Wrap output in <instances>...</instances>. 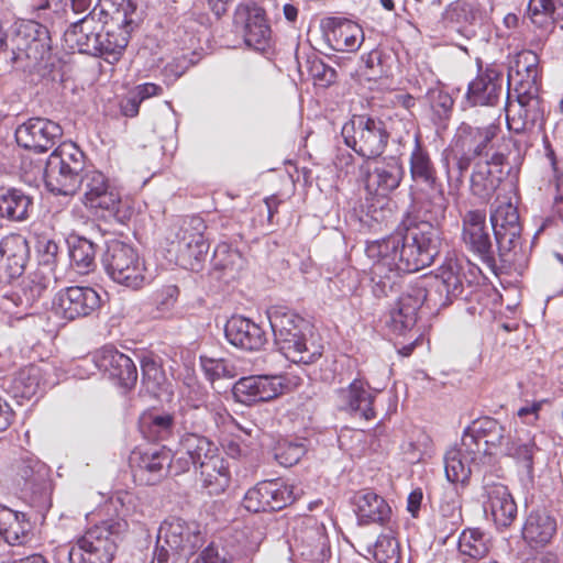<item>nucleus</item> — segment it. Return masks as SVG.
<instances>
[{
  "label": "nucleus",
  "instance_id": "f257e3e1",
  "mask_svg": "<svg viewBox=\"0 0 563 563\" xmlns=\"http://www.w3.org/2000/svg\"><path fill=\"white\" fill-rule=\"evenodd\" d=\"M410 206L404 228L390 235L368 242L366 255L371 267L375 297H386L399 285L402 273H415L430 266L440 253L442 221L449 201L438 169L418 135L409 156Z\"/></svg>",
  "mask_w": 563,
  "mask_h": 563
},
{
  "label": "nucleus",
  "instance_id": "f03ea898",
  "mask_svg": "<svg viewBox=\"0 0 563 563\" xmlns=\"http://www.w3.org/2000/svg\"><path fill=\"white\" fill-rule=\"evenodd\" d=\"M472 286L464 261L446 256L433 277L417 278L407 286L390 311L388 327L402 334L416 325L423 303L429 308L448 307L455 299L466 298V290Z\"/></svg>",
  "mask_w": 563,
  "mask_h": 563
},
{
  "label": "nucleus",
  "instance_id": "7ed1b4c3",
  "mask_svg": "<svg viewBox=\"0 0 563 563\" xmlns=\"http://www.w3.org/2000/svg\"><path fill=\"white\" fill-rule=\"evenodd\" d=\"M499 126L488 124L474 126L462 122L446 148L445 174L450 192L459 191L464 183V176L472 164L485 159L496 152L494 141Z\"/></svg>",
  "mask_w": 563,
  "mask_h": 563
},
{
  "label": "nucleus",
  "instance_id": "20e7f679",
  "mask_svg": "<svg viewBox=\"0 0 563 563\" xmlns=\"http://www.w3.org/2000/svg\"><path fill=\"white\" fill-rule=\"evenodd\" d=\"M267 314L275 345L287 360L309 365L322 356L323 346L307 320L286 307H273Z\"/></svg>",
  "mask_w": 563,
  "mask_h": 563
},
{
  "label": "nucleus",
  "instance_id": "39448f33",
  "mask_svg": "<svg viewBox=\"0 0 563 563\" xmlns=\"http://www.w3.org/2000/svg\"><path fill=\"white\" fill-rule=\"evenodd\" d=\"M128 528L126 520L121 517L109 518L90 527L70 545L69 563H112L118 543Z\"/></svg>",
  "mask_w": 563,
  "mask_h": 563
},
{
  "label": "nucleus",
  "instance_id": "423d86ee",
  "mask_svg": "<svg viewBox=\"0 0 563 563\" xmlns=\"http://www.w3.org/2000/svg\"><path fill=\"white\" fill-rule=\"evenodd\" d=\"M203 541L199 523L169 517L159 526L151 563H186L202 547Z\"/></svg>",
  "mask_w": 563,
  "mask_h": 563
},
{
  "label": "nucleus",
  "instance_id": "0eeeda50",
  "mask_svg": "<svg viewBox=\"0 0 563 563\" xmlns=\"http://www.w3.org/2000/svg\"><path fill=\"white\" fill-rule=\"evenodd\" d=\"M84 153L74 143H63L48 156L44 181L55 194L69 196L77 192L84 178Z\"/></svg>",
  "mask_w": 563,
  "mask_h": 563
},
{
  "label": "nucleus",
  "instance_id": "6e6552de",
  "mask_svg": "<svg viewBox=\"0 0 563 563\" xmlns=\"http://www.w3.org/2000/svg\"><path fill=\"white\" fill-rule=\"evenodd\" d=\"M497 255L504 266H520L526 260L522 246V227L517 208L501 201L490 211Z\"/></svg>",
  "mask_w": 563,
  "mask_h": 563
},
{
  "label": "nucleus",
  "instance_id": "1a4fd4ad",
  "mask_svg": "<svg viewBox=\"0 0 563 563\" xmlns=\"http://www.w3.org/2000/svg\"><path fill=\"white\" fill-rule=\"evenodd\" d=\"M101 263L107 275L126 288L137 290L147 283L145 263L130 243L117 239L107 241Z\"/></svg>",
  "mask_w": 563,
  "mask_h": 563
},
{
  "label": "nucleus",
  "instance_id": "9d476101",
  "mask_svg": "<svg viewBox=\"0 0 563 563\" xmlns=\"http://www.w3.org/2000/svg\"><path fill=\"white\" fill-rule=\"evenodd\" d=\"M540 90L515 89L516 102H507V128L516 134H526L527 146L532 145V136H538L545 125V103L539 96Z\"/></svg>",
  "mask_w": 563,
  "mask_h": 563
},
{
  "label": "nucleus",
  "instance_id": "9b49d317",
  "mask_svg": "<svg viewBox=\"0 0 563 563\" xmlns=\"http://www.w3.org/2000/svg\"><path fill=\"white\" fill-rule=\"evenodd\" d=\"M51 37L46 26L35 21H24L16 30V49L12 62L16 69L37 74L43 69L45 59L51 56Z\"/></svg>",
  "mask_w": 563,
  "mask_h": 563
},
{
  "label": "nucleus",
  "instance_id": "f8f14e48",
  "mask_svg": "<svg viewBox=\"0 0 563 563\" xmlns=\"http://www.w3.org/2000/svg\"><path fill=\"white\" fill-rule=\"evenodd\" d=\"M345 144L367 161L379 157L385 151L389 132L384 121L367 115H354L342 128Z\"/></svg>",
  "mask_w": 563,
  "mask_h": 563
},
{
  "label": "nucleus",
  "instance_id": "ddd939ff",
  "mask_svg": "<svg viewBox=\"0 0 563 563\" xmlns=\"http://www.w3.org/2000/svg\"><path fill=\"white\" fill-rule=\"evenodd\" d=\"M84 192L82 203L98 217L113 218L123 223L128 218L122 211L121 195L115 186L99 170H86L80 188Z\"/></svg>",
  "mask_w": 563,
  "mask_h": 563
},
{
  "label": "nucleus",
  "instance_id": "4468645a",
  "mask_svg": "<svg viewBox=\"0 0 563 563\" xmlns=\"http://www.w3.org/2000/svg\"><path fill=\"white\" fill-rule=\"evenodd\" d=\"M107 0L97 3L81 19L71 23L64 32V46L69 51L92 55L97 53L99 32L108 26Z\"/></svg>",
  "mask_w": 563,
  "mask_h": 563
},
{
  "label": "nucleus",
  "instance_id": "2eb2a0df",
  "mask_svg": "<svg viewBox=\"0 0 563 563\" xmlns=\"http://www.w3.org/2000/svg\"><path fill=\"white\" fill-rule=\"evenodd\" d=\"M292 547L306 561L323 563L331 556L325 526L312 516H303L292 527Z\"/></svg>",
  "mask_w": 563,
  "mask_h": 563
},
{
  "label": "nucleus",
  "instance_id": "dca6fc26",
  "mask_svg": "<svg viewBox=\"0 0 563 563\" xmlns=\"http://www.w3.org/2000/svg\"><path fill=\"white\" fill-rule=\"evenodd\" d=\"M296 497L294 486L280 478L258 482L243 498V506L250 512L278 511L291 505Z\"/></svg>",
  "mask_w": 563,
  "mask_h": 563
},
{
  "label": "nucleus",
  "instance_id": "f3484780",
  "mask_svg": "<svg viewBox=\"0 0 563 563\" xmlns=\"http://www.w3.org/2000/svg\"><path fill=\"white\" fill-rule=\"evenodd\" d=\"M477 75L468 82L464 103L468 107H494L503 93L504 67L496 63L484 67L477 62Z\"/></svg>",
  "mask_w": 563,
  "mask_h": 563
},
{
  "label": "nucleus",
  "instance_id": "a211bd4d",
  "mask_svg": "<svg viewBox=\"0 0 563 563\" xmlns=\"http://www.w3.org/2000/svg\"><path fill=\"white\" fill-rule=\"evenodd\" d=\"M462 241L465 247L479 257L488 268H496V252L486 225L485 212L470 210L463 216Z\"/></svg>",
  "mask_w": 563,
  "mask_h": 563
},
{
  "label": "nucleus",
  "instance_id": "6ab92c4d",
  "mask_svg": "<svg viewBox=\"0 0 563 563\" xmlns=\"http://www.w3.org/2000/svg\"><path fill=\"white\" fill-rule=\"evenodd\" d=\"M93 364L95 368L108 375L112 380L124 388H132L137 380L135 363L124 353L112 345H104L97 350L90 360L82 361V365Z\"/></svg>",
  "mask_w": 563,
  "mask_h": 563
},
{
  "label": "nucleus",
  "instance_id": "aec40b11",
  "mask_svg": "<svg viewBox=\"0 0 563 563\" xmlns=\"http://www.w3.org/2000/svg\"><path fill=\"white\" fill-rule=\"evenodd\" d=\"M99 291L89 286H71L62 289L55 298V312L66 321L91 316L101 307Z\"/></svg>",
  "mask_w": 563,
  "mask_h": 563
},
{
  "label": "nucleus",
  "instance_id": "412c9836",
  "mask_svg": "<svg viewBox=\"0 0 563 563\" xmlns=\"http://www.w3.org/2000/svg\"><path fill=\"white\" fill-rule=\"evenodd\" d=\"M483 507L490 515L497 529H506L517 518V504L506 485L494 481L489 475L483 477Z\"/></svg>",
  "mask_w": 563,
  "mask_h": 563
},
{
  "label": "nucleus",
  "instance_id": "4be33fe9",
  "mask_svg": "<svg viewBox=\"0 0 563 563\" xmlns=\"http://www.w3.org/2000/svg\"><path fill=\"white\" fill-rule=\"evenodd\" d=\"M377 394L378 390L372 389L366 380L355 378L346 387L335 390V405L340 411L373 420L376 418L374 401Z\"/></svg>",
  "mask_w": 563,
  "mask_h": 563
},
{
  "label": "nucleus",
  "instance_id": "5701e85b",
  "mask_svg": "<svg viewBox=\"0 0 563 563\" xmlns=\"http://www.w3.org/2000/svg\"><path fill=\"white\" fill-rule=\"evenodd\" d=\"M404 174L399 157L372 158L366 162L365 188L371 194L386 197L399 187Z\"/></svg>",
  "mask_w": 563,
  "mask_h": 563
},
{
  "label": "nucleus",
  "instance_id": "b1692460",
  "mask_svg": "<svg viewBox=\"0 0 563 563\" xmlns=\"http://www.w3.org/2000/svg\"><path fill=\"white\" fill-rule=\"evenodd\" d=\"M62 135L63 129L58 123L40 117L29 119L15 130L16 143L38 153L53 147Z\"/></svg>",
  "mask_w": 563,
  "mask_h": 563
},
{
  "label": "nucleus",
  "instance_id": "393cba45",
  "mask_svg": "<svg viewBox=\"0 0 563 563\" xmlns=\"http://www.w3.org/2000/svg\"><path fill=\"white\" fill-rule=\"evenodd\" d=\"M484 463L481 450L474 449V440L468 435L462 437L460 446L452 448L444 455L445 476L451 483L467 484L473 471Z\"/></svg>",
  "mask_w": 563,
  "mask_h": 563
},
{
  "label": "nucleus",
  "instance_id": "a878e982",
  "mask_svg": "<svg viewBox=\"0 0 563 563\" xmlns=\"http://www.w3.org/2000/svg\"><path fill=\"white\" fill-rule=\"evenodd\" d=\"M236 24H243V38L246 46L264 53L272 46V30L264 9L257 5L240 7L235 12Z\"/></svg>",
  "mask_w": 563,
  "mask_h": 563
},
{
  "label": "nucleus",
  "instance_id": "bb28decb",
  "mask_svg": "<svg viewBox=\"0 0 563 563\" xmlns=\"http://www.w3.org/2000/svg\"><path fill=\"white\" fill-rule=\"evenodd\" d=\"M506 162L507 156L501 152H494L488 158L474 162L470 178L472 194L481 199L490 198L501 183Z\"/></svg>",
  "mask_w": 563,
  "mask_h": 563
},
{
  "label": "nucleus",
  "instance_id": "cd10ccee",
  "mask_svg": "<svg viewBox=\"0 0 563 563\" xmlns=\"http://www.w3.org/2000/svg\"><path fill=\"white\" fill-rule=\"evenodd\" d=\"M321 30L331 48L338 52H356L364 42L362 26L346 18H324Z\"/></svg>",
  "mask_w": 563,
  "mask_h": 563
},
{
  "label": "nucleus",
  "instance_id": "c85d7f7f",
  "mask_svg": "<svg viewBox=\"0 0 563 563\" xmlns=\"http://www.w3.org/2000/svg\"><path fill=\"white\" fill-rule=\"evenodd\" d=\"M131 463L135 477L147 485H154L169 474L172 451L164 446L134 451Z\"/></svg>",
  "mask_w": 563,
  "mask_h": 563
},
{
  "label": "nucleus",
  "instance_id": "c756f323",
  "mask_svg": "<svg viewBox=\"0 0 563 563\" xmlns=\"http://www.w3.org/2000/svg\"><path fill=\"white\" fill-rule=\"evenodd\" d=\"M463 435L474 440V449L481 450L482 460L490 459L492 450L500 449L504 453L506 441H510V430L494 418H483L474 421Z\"/></svg>",
  "mask_w": 563,
  "mask_h": 563
},
{
  "label": "nucleus",
  "instance_id": "7c9ffc66",
  "mask_svg": "<svg viewBox=\"0 0 563 563\" xmlns=\"http://www.w3.org/2000/svg\"><path fill=\"white\" fill-rule=\"evenodd\" d=\"M282 376L278 375L242 377L234 384L233 393L244 404L268 401L282 394Z\"/></svg>",
  "mask_w": 563,
  "mask_h": 563
},
{
  "label": "nucleus",
  "instance_id": "2f4dec72",
  "mask_svg": "<svg viewBox=\"0 0 563 563\" xmlns=\"http://www.w3.org/2000/svg\"><path fill=\"white\" fill-rule=\"evenodd\" d=\"M484 19L481 0H455L442 12V24L466 37L475 34L473 26Z\"/></svg>",
  "mask_w": 563,
  "mask_h": 563
},
{
  "label": "nucleus",
  "instance_id": "473e14b6",
  "mask_svg": "<svg viewBox=\"0 0 563 563\" xmlns=\"http://www.w3.org/2000/svg\"><path fill=\"white\" fill-rule=\"evenodd\" d=\"M528 16L539 30L531 44L541 47L555 27V23L563 19V0H529Z\"/></svg>",
  "mask_w": 563,
  "mask_h": 563
},
{
  "label": "nucleus",
  "instance_id": "72a5a7b5",
  "mask_svg": "<svg viewBox=\"0 0 563 563\" xmlns=\"http://www.w3.org/2000/svg\"><path fill=\"white\" fill-rule=\"evenodd\" d=\"M227 341L244 351H258L267 343L264 329L243 316H232L224 325Z\"/></svg>",
  "mask_w": 563,
  "mask_h": 563
},
{
  "label": "nucleus",
  "instance_id": "f704fd0d",
  "mask_svg": "<svg viewBox=\"0 0 563 563\" xmlns=\"http://www.w3.org/2000/svg\"><path fill=\"white\" fill-rule=\"evenodd\" d=\"M355 515L361 526L379 525L388 527L393 510L384 497L373 490H362L354 497Z\"/></svg>",
  "mask_w": 563,
  "mask_h": 563
},
{
  "label": "nucleus",
  "instance_id": "c9c22d12",
  "mask_svg": "<svg viewBox=\"0 0 563 563\" xmlns=\"http://www.w3.org/2000/svg\"><path fill=\"white\" fill-rule=\"evenodd\" d=\"M556 531V518L545 508H536L527 515L521 534L530 547L539 548L549 544Z\"/></svg>",
  "mask_w": 563,
  "mask_h": 563
},
{
  "label": "nucleus",
  "instance_id": "e433bc0d",
  "mask_svg": "<svg viewBox=\"0 0 563 563\" xmlns=\"http://www.w3.org/2000/svg\"><path fill=\"white\" fill-rule=\"evenodd\" d=\"M16 487L24 494H42L48 488L46 466L34 457L21 459L16 466Z\"/></svg>",
  "mask_w": 563,
  "mask_h": 563
},
{
  "label": "nucleus",
  "instance_id": "4c0bfd02",
  "mask_svg": "<svg viewBox=\"0 0 563 563\" xmlns=\"http://www.w3.org/2000/svg\"><path fill=\"white\" fill-rule=\"evenodd\" d=\"M32 523L26 514L0 506V536L11 545L27 541Z\"/></svg>",
  "mask_w": 563,
  "mask_h": 563
},
{
  "label": "nucleus",
  "instance_id": "58836bf2",
  "mask_svg": "<svg viewBox=\"0 0 563 563\" xmlns=\"http://www.w3.org/2000/svg\"><path fill=\"white\" fill-rule=\"evenodd\" d=\"M178 453L187 455L194 462V466L199 468L206 462L219 454V449L213 441L205 434L180 433L178 441Z\"/></svg>",
  "mask_w": 563,
  "mask_h": 563
},
{
  "label": "nucleus",
  "instance_id": "ea45409f",
  "mask_svg": "<svg viewBox=\"0 0 563 563\" xmlns=\"http://www.w3.org/2000/svg\"><path fill=\"white\" fill-rule=\"evenodd\" d=\"M43 374V369L34 364L19 369L11 380L10 393L15 399L31 400L45 386Z\"/></svg>",
  "mask_w": 563,
  "mask_h": 563
},
{
  "label": "nucleus",
  "instance_id": "a19ab883",
  "mask_svg": "<svg viewBox=\"0 0 563 563\" xmlns=\"http://www.w3.org/2000/svg\"><path fill=\"white\" fill-rule=\"evenodd\" d=\"M32 198L21 189L0 186V218L22 222L29 218Z\"/></svg>",
  "mask_w": 563,
  "mask_h": 563
},
{
  "label": "nucleus",
  "instance_id": "79ce46f5",
  "mask_svg": "<svg viewBox=\"0 0 563 563\" xmlns=\"http://www.w3.org/2000/svg\"><path fill=\"white\" fill-rule=\"evenodd\" d=\"M207 229L205 220L199 216H192L181 221V224L176 233V240L172 242L176 251V258H183L184 262L188 261V251L191 244L207 241L205 231Z\"/></svg>",
  "mask_w": 563,
  "mask_h": 563
},
{
  "label": "nucleus",
  "instance_id": "37998d69",
  "mask_svg": "<svg viewBox=\"0 0 563 563\" xmlns=\"http://www.w3.org/2000/svg\"><path fill=\"white\" fill-rule=\"evenodd\" d=\"M199 470L202 486L210 495L222 494L229 487L231 482L229 464L220 453L206 462Z\"/></svg>",
  "mask_w": 563,
  "mask_h": 563
},
{
  "label": "nucleus",
  "instance_id": "c03bdc74",
  "mask_svg": "<svg viewBox=\"0 0 563 563\" xmlns=\"http://www.w3.org/2000/svg\"><path fill=\"white\" fill-rule=\"evenodd\" d=\"M103 2L104 0H97V3ZM106 11L108 13V22L110 20L115 21L117 26L123 33H126L128 36L141 22V13L134 0H107Z\"/></svg>",
  "mask_w": 563,
  "mask_h": 563
},
{
  "label": "nucleus",
  "instance_id": "a18cd8bd",
  "mask_svg": "<svg viewBox=\"0 0 563 563\" xmlns=\"http://www.w3.org/2000/svg\"><path fill=\"white\" fill-rule=\"evenodd\" d=\"M539 58L532 51H523L517 55L515 67H511L508 73V82L514 80V71L516 75L527 73V79H519L516 82L515 89L522 88V90H540L539 84Z\"/></svg>",
  "mask_w": 563,
  "mask_h": 563
},
{
  "label": "nucleus",
  "instance_id": "49530a36",
  "mask_svg": "<svg viewBox=\"0 0 563 563\" xmlns=\"http://www.w3.org/2000/svg\"><path fill=\"white\" fill-rule=\"evenodd\" d=\"M177 424V416L168 412L148 413L142 417L140 429L148 440L165 441L173 435Z\"/></svg>",
  "mask_w": 563,
  "mask_h": 563
},
{
  "label": "nucleus",
  "instance_id": "de8ad7c7",
  "mask_svg": "<svg viewBox=\"0 0 563 563\" xmlns=\"http://www.w3.org/2000/svg\"><path fill=\"white\" fill-rule=\"evenodd\" d=\"M70 264L79 274H88L96 267V245L84 236L67 240Z\"/></svg>",
  "mask_w": 563,
  "mask_h": 563
},
{
  "label": "nucleus",
  "instance_id": "09e8293b",
  "mask_svg": "<svg viewBox=\"0 0 563 563\" xmlns=\"http://www.w3.org/2000/svg\"><path fill=\"white\" fill-rule=\"evenodd\" d=\"M99 34L101 36L98 41L97 53L92 54V56L101 57L109 64L117 63L128 46L130 36L122 31L117 33L114 30H110L107 26L104 31L99 32Z\"/></svg>",
  "mask_w": 563,
  "mask_h": 563
},
{
  "label": "nucleus",
  "instance_id": "8fccbe9b",
  "mask_svg": "<svg viewBox=\"0 0 563 563\" xmlns=\"http://www.w3.org/2000/svg\"><path fill=\"white\" fill-rule=\"evenodd\" d=\"M0 254L4 258V271L9 279L22 275L27 262V245L25 241L12 240L0 244Z\"/></svg>",
  "mask_w": 563,
  "mask_h": 563
},
{
  "label": "nucleus",
  "instance_id": "3c124183",
  "mask_svg": "<svg viewBox=\"0 0 563 563\" xmlns=\"http://www.w3.org/2000/svg\"><path fill=\"white\" fill-rule=\"evenodd\" d=\"M212 412L207 406L181 407L178 415V426L181 433L203 434L208 430Z\"/></svg>",
  "mask_w": 563,
  "mask_h": 563
},
{
  "label": "nucleus",
  "instance_id": "603ef678",
  "mask_svg": "<svg viewBox=\"0 0 563 563\" xmlns=\"http://www.w3.org/2000/svg\"><path fill=\"white\" fill-rule=\"evenodd\" d=\"M537 451L538 448L533 439L526 441L521 439H510V441H506L504 454L515 459L517 463L521 464L526 470L527 475L532 477L534 470L533 456Z\"/></svg>",
  "mask_w": 563,
  "mask_h": 563
},
{
  "label": "nucleus",
  "instance_id": "864d4df0",
  "mask_svg": "<svg viewBox=\"0 0 563 563\" xmlns=\"http://www.w3.org/2000/svg\"><path fill=\"white\" fill-rule=\"evenodd\" d=\"M459 552L474 560H481L487 555L489 549L484 532L479 529H466L459 538Z\"/></svg>",
  "mask_w": 563,
  "mask_h": 563
},
{
  "label": "nucleus",
  "instance_id": "5fc2aeb1",
  "mask_svg": "<svg viewBox=\"0 0 563 563\" xmlns=\"http://www.w3.org/2000/svg\"><path fill=\"white\" fill-rule=\"evenodd\" d=\"M426 97L435 117V122L445 126L452 114L454 103L452 97L439 87L430 88Z\"/></svg>",
  "mask_w": 563,
  "mask_h": 563
},
{
  "label": "nucleus",
  "instance_id": "6e6d98bb",
  "mask_svg": "<svg viewBox=\"0 0 563 563\" xmlns=\"http://www.w3.org/2000/svg\"><path fill=\"white\" fill-rule=\"evenodd\" d=\"M375 563H399L400 548L397 539L391 533L380 534L373 549L368 550Z\"/></svg>",
  "mask_w": 563,
  "mask_h": 563
},
{
  "label": "nucleus",
  "instance_id": "4d7b16f0",
  "mask_svg": "<svg viewBox=\"0 0 563 563\" xmlns=\"http://www.w3.org/2000/svg\"><path fill=\"white\" fill-rule=\"evenodd\" d=\"M214 269L228 273L230 277L242 266V256L238 250L231 249L228 244H220L216 247L211 260Z\"/></svg>",
  "mask_w": 563,
  "mask_h": 563
},
{
  "label": "nucleus",
  "instance_id": "13d9d810",
  "mask_svg": "<svg viewBox=\"0 0 563 563\" xmlns=\"http://www.w3.org/2000/svg\"><path fill=\"white\" fill-rule=\"evenodd\" d=\"M439 512L441 518L445 521V528L453 531L460 527L463 518L461 503L456 492L449 490L444 493L440 503Z\"/></svg>",
  "mask_w": 563,
  "mask_h": 563
},
{
  "label": "nucleus",
  "instance_id": "bf43d9fd",
  "mask_svg": "<svg viewBox=\"0 0 563 563\" xmlns=\"http://www.w3.org/2000/svg\"><path fill=\"white\" fill-rule=\"evenodd\" d=\"M142 383L152 394H157L166 383V375L161 365L152 357L144 356L141 361Z\"/></svg>",
  "mask_w": 563,
  "mask_h": 563
},
{
  "label": "nucleus",
  "instance_id": "052dcab7",
  "mask_svg": "<svg viewBox=\"0 0 563 563\" xmlns=\"http://www.w3.org/2000/svg\"><path fill=\"white\" fill-rule=\"evenodd\" d=\"M200 365L207 379L210 382L220 378H234L236 376L235 366L224 358H213L201 355Z\"/></svg>",
  "mask_w": 563,
  "mask_h": 563
},
{
  "label": "nucleus",
  "instance_id": "680f3d73",
  "mask_svg": "<svg viewBox=\"0 0 563 563\" xmlns=\"http://www.w3.org/2000/svg\"><path fill=\"white\" fill-rule=\"evenodd\" d=\"M305 453L306 449L303 444L284 441L275 449V459L280 465L290 467L297 464Z\"/></svg>",
  "mask_w": 563,
  "mask_h": 563
},
{
  "label": "nucleus",
  "instance_id": "e2e57ef3",
  "mask_svg": "<svg viewBox=\"0 0 563 563\" xmlns=\"http://www.w3.org/2000/svg\"><path fill=\"white\" fill-rule=\"evenodd\" d=\"M190 246L191 247H189V250H187L188 255H190L188 261L184 262L183 258H176L177 264L179 266L184 267L185 269H189L192 272H199L202 269L203 264L207 260L208 251H209V246H210L209 242L207 240V241L198 242L197 244H191Z\"/></svg>",
  "mask_w": 563,
  "mask_h": 563
},
{
  "label": "nucleus",
  "instance_id": "0e129e2a",
  "mask_svg": "<svg viewBox=\"0 0 563 563\" xmlns=\"http://www.w3.org/2000/svg\"><path fill=\"white\" fill-rule=\"evenodd\" d=\"M46 289L47 285L44 278L38 275H34L23 282L22 294L27 303H33L43 296Z\"/></svg>",
  "mask_w": 563,
  "mask_h": 563
},
{
  "label": "nucleus",
  "instance_id": "69168bd1",
  "mask_svg": "<svg viewBox=\"0 0 563 563\" xmlns=\"http://www.w3.org/2000/svg\"><path fill=\"white\" fill-rule=\"evenodd\" d=\"M310 74L323 86H329L336 79V70L321 59H314L310 63Z\"/></svg>",
  "mask_w": 563,
  "mask_h": 563
},
{
  "label": "nucleus",
  "instance_id": "338daca9",
  "mask_svg": "<svg viewBox=\"0 0 563 563\" xmlns=\"http://www.w3.org/2000/svg\"><path fill=\"white\" fill-rule=\"evenodd\" d=\"M195 563H238L234 554L228 553L222 549V553L213 543L208 545L200 555L196 559Z\"/></svg>",
  "mask_w": 563,
  "mask_h": 563
},
{
  "label": "nucleus",
  "instance_id": "774afa93",
  "mask_svg": "<svg viewBox=\"0 0 563 563\" xmlns=\"http://www.w3.org/2000/svg\"><path fill=\"white\" fill-rule=\"evenodd\" d=\"M36 249L41 264L49 266L56 263L59 246L54 240L45 236L40 238Z\"/></svg>",
  "mask_w": 563,
  "mask_h": 563
}]
</instances>
